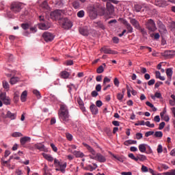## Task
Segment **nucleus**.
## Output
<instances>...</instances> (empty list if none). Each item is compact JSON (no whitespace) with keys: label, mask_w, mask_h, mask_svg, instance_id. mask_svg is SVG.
<instances>
[{"label":"nucleus","mask_w":175,"mask_h":175,"mask_svg":"<svg viewBox=\"0 0 175 175\" xmlns=\"http://www.w3.org/2000/svg\"><path fill=\"white\" fill-rule=\"evenodd\" d=\"M44 9L45 10H48L46 12V18L47 20H54L55 21H59V23L64 18V16L62 15V10H56L52 12L51 8L50 6H49V3H47V1H44Z\"/></svg>","instance_id":"f257e3e1"},{"label":"nucleus","mask_w":175,"mask_h":175,"mask_svg":"<svg viewBox=\"0 0 175 175\" xmlns=\"http://www.w3.org/2000/svg\"><path fill=\"white\" fill-rule=\"evenodd\" d=\"M83 146H84V147H85V148H87V150H88V152H90L92 155H93V156H90V158L91 159H94L95 161H98L100 163H103L106 161V157H105V156H103L100 153H96V151H95L94 149L92 148V147H91L90 145L85 143H83Z\"/></svg>","instance_id":"f03ea898"},{"label":"nucleus","mask_w":175,"mask_h":175,"mask_svg":"<svg viewBox=\"0 0 175 175\" xmlns=\"http://www.w3.org/2000/svg\"><path fill=\"white\" fill-rule=\"evenodd\" d=\"M59 118L61 121H63L64 124L69 122V110L68 107L65 105H60V109L58 113Z\"/></svg>","instance_id":"7ed1b4c3"},{"label":"nucleus","mask_w":175,"mask_h":175,"mask_svg":"<svg viewBox=\"0 0 175 175\" xmlns=\"http://www.w3.org/2000/svg\"><path fill=\"white\" fill-rule=\"evenodd\" d=\"M145 27L146 29L149 31V32H155V31L157 29L155 21H154L152 19H148L145 23Z\"/></svg>","instance_id":"20e7f679"},{"label":"nucleus","mask_w":175,"mask_h":175,"mask_svg":"<svg viewBox=\"0 0 175 175\" xmlns=\"http://www.w3.org/2000/svg\"><path fill=\"white\" fill-rule=\"evenodd\" d=\"M59 24L64 29H70V27L73 26L72 22L68 19V18H63L59 22Z\"/></svg>","instance_id":"39448f33"},{"label":"nucleus","mask_w":175,"mask_h":175,"mask_svg":"<svg viewBox=\"0 0 175 175\" xmlns=\"http://www.w3.org/2000/svg\"><path fill=\"white\" fill-rule=\"evenodd\" d=\"M21 9H23V4H21V3L13 2L11 4L10 10L12 12H14V13H20Z\"/></svg>","instance_id":"423d86ee"},{"label":"nucleus","mask_w":175,"mask_h":175,"mask_svg":"<svg viewBox=\"0 0 175 175\" xmlns=\"http://www.w3.org/2000/svg\"><path fill=\"white\" fill-rule=\"evenodd\" d=\"M54 165L55 167H59V170L60 172H62V173H65V169H66V162H64L63 163L62 162L59 161L58 159H55Z\"/></svg>","instance_id":"0eeeda50"},{"label":"nucleus","mask_w":175,"mask_h":175,"mask_svg":"<svg viewBox=\"0 0 175 175\" xmlns=\"http://www.w3.org/2000/svg\"><path fill=\"white\" fill-rule=\"evenodd\" d=\"M114 14V5L111 3H107V11L105 9L104 16H111Z\"/></svg>","instance_id":"6e6552de"},{"label":"nucleus","mask_w":175,"mask_h":175,"mask_svg":"<svg viewBox=\"0 0 175 175\" xmlns=\"http://www.w3.org/2000/svg\"><path fill=\"white\" fill-rule=\"evenodd\" d=\"M1 117L3 118H10V120H16L17 118V113H12L10 111H8L7 113H2Z\"/></svg>","instance_id":"1a4fd4ad"},{"label":"nucleus","mask_w":175,"mask_h":175,"mask_svg":"<svg viewBox=\"0 0 175 175\" xmlns=\"http://www.w3.org/2000/svg\"><path fill=\"white\" fill-rule=\"evenodd\" d=\"M157 24L159 29V32H161L162 33H166L167 32V29H166V26L164 25L162 21L159 20L157 21Z\"/></svg>","instance_id":"9d476101"},{"label":"nucleus","mask_w":175,"mask_h":175,"mask_svg":"<svg viewBox=\"0 0 175 175\" xmlns=\"http://www.w3.org/2000/svg\"><path fill=\"white\" fill-rule=\"evenodd\" d=\"M44 40L46 42H53V40H54V34L48 32V31H45L44 32Z\"/></svg>","instance_id":"9b49d317"},{"label":"nucleus","mask_w":175,"mask_h":175,"mask_svg":"<svg viewBox=\"0 0 175 175\" xmlns=\"http://www.w3.org/2000/svg\"><path fill=\"white\" fill-rule=\"evenodd\" d=\"M162 57H166V58H173L175 55L174 51H165L163 53H161Z\"/></svg>","instance_id":"f8f14e48"},{"label":"nucleus","mask_w":175,"mask_h":175,"mask_svg":"<svg viewBox=\"0 0 175 175\" xmlns=\"http://www.w3.org/2000/svg\"><path fill=\"white\" fill-rule=\"evenodd\" d=\"M122 23L126 27V29L128 31L127 33H132V32H133V27H132V25H131L126 19H123Z\"/></svg>","instance_id":"ddd939ff"},{"label":"nucleus","mask_w":175,"mask_h":175,"mask_svg":"<svg viewBox=\"0 0 175 175\" xmlns=\"http://www.w3.org/2000/svg\"><path fill=\"white\" fill-rule=\"evenodd\" d=\"M102 53L104 52V54H118V53L116 51H113L109 48L107 47H103L100 50Z\"/></svg>","instance_id":"4468645a"},{"label":"nucleus","mask_w":175,"mask_h":175,"mask_svg":"<svg viewBox=\"0 0 175 175\" xmlns=\"http://www.w3.org/2000/svg\"><path fill=\"white\" fill-rule=\"evenodd\" d=\"M130 18V23L133 25V27H135L136 29H140V24L139 23V21L135 18Z\"/></svg>","instance_id":"2eb2a0df"},{"label":"nucleus","mask_w":175,"mask_h":175,"mask_svg":"<svg viewBox=\"0 0 175 175\" xmlns=\"http://www.w3.org/2000/svg\"><path fill=\"white\" fill-rule=\"evenodd\" d=\"M79 31L81 35H83V36H88V35H90V31H88L87 27H81L79 28Z\"/></svg>","instance_id":"dca6fc26"},{"label":"nucleus","mask_w":175,"mask_h":175,"mask_svg":"<svg viewBox=\"0 0 175 175\" xmlns=\"http://www.w3.org/2000/svg\"><path fill=\"white\" fill-rule=\"evenodd\" d=\"M90 111H92V114H94V116H96L98 114L99 109H98V107L95 105L94 104H92L90 107Z\"/></svg>","instance_id":"f3484780"},{"label":"nucleus","mask_w":175,"mask_h":175,"mask_svg":"<svg viewBox=\"0 0 175 175\" xmlns=\"http://www.w3.org/2000/svg\"><path fill=\"white\" fill-rule=\"evenodd\" d=\"M155 3L159 8H165V6H167V3L163 0L156 1Z\"/></svg>","instance_id":"a211bd4d"},{"label":"nucleus","mask_w":175,"mask_h":175,"mask_svg":"<svg viewBox=\"0 0 175 175\" xmlns=\"http://www.w3.org/2000/svg\"><path fill=\"white\" fill-rule=\"evenodd\" d=\"M20 142H21V146H25V144H27V143H28V142H31V137H23L21 138Z\"/></svg>","instance_id":"6ab92c4d"},{"label":"nucleus","mask_w":175,"mask_h":175,"mask_svg":"<svg viewBox=\"0 0 175 175\" xmlns=\"http://www.w3.org/2000/svg\"><path fill=\"white\" fill-rule=\"evenodd\" d=\"M165 73L168 79H170V81H172V76H173V69L172 68H167L165 70Z\"/></svg>","instance_id":"aec40b11"},{"label":"nucleus","mask_w":175,"mask_h":175,"mask_svg":"<svg viewBox=\"0 0 175 175\" xmlns=\"http://www.w3.org/2000/svg\"><path fill=\"white\" fill-rule=\"evenodd\" d=\"M27 96H28V92L25 90L22 92L21 95V102H26L27 101Z\"/></svg>","instance_id":"412c9836"},{"label":"nucleus","mask_w":175,"mask_h":175,"mask_svg":"<svg viewBox=\"0 0 175 175\" xmlns=\"http://www.w3.org/2000/svg\"><path fill=\"white\" fill-rule=\"evenodd\" d=\"M77 103L79 105V107L82 111H85V107H84V103L81 98H77Z\"/></svg>","instance_id":"4be33fe9"},{"label":"nucleus","mask_w":175,"mask_h":175,"mask_svg":"<svg viewBox=\"0 0 175 175\" xmlns=\"http://www.w3.org/2000/svg\"><path fill=\"white\" fill-rule=\"evenodd\" d=\"M96 24L97 25V28H100V29H103V31H105V29H106V25H105V24H103L102 21H98L96 23Z\"/></svg>","instance_id":"5701e85b"},{"label":"nucleus","mask_w":175,"mask_h":175,"mask_svg":"<svg viewBox=\"0 0 175 175\" xmlns=\"http://www.w3.org/2000/svg\"><path fill=\"white\" fill-rule=\"evenodd\" d=\"M73 154L76 157V158H83L84 157V153L80 151L75 150L73 152Z\"/></svg>","instance_id":"b1692460"},{"label":"nucleus","mask_w":175,"mask_h":175,"mask_svg":"<svg viewBox=\"0 0 175 175\" xmlns=\"http://www.w3.org/2000/svg\"><path fill=\"white\" fill-rule=\"evenodd\" d=\"M60 76H61L62 79H68L69 76H70V74H69L68 72V71H62L60 73Z\"/></svg>","instance_id":"393cba45"},{"label":"nucleus","mask_w":175,"mask_h":175,"mask_svg":"<svg viewBox=\"0 0 175 175\" xmlns=\"http://www.w3.org/2000/svg\"><path fill=\"white\" fill-rule=\"evenodd\" d=\"M20 81V78L17 77H13L11 78L10 79V84H12V85L16 84V83H18V81Z\"/></svg>","instance_id":"a878e982"},{"label":"nucleus","mask_w":175,"mask_h":175,"mask_svg":"<svg viewBox=\"0 0 175 175\" xmlns=\"http://www.w3.org/2000/svg\"><path fill=\"white\" fill-rule=\"evenodd\" d=\"M96 8H97V9H100L101 14L100 16H105V7L100 5V4L98 3L96 5Z\"/></svg>","instance_id":"bb28decb"},{"label":"nucleus","mask_w":175,"mask_h":175,"mask_svg":"<svg viewBox=\"0 0 175 175\" xmlns=\"http://www.w3.org/2000/svg\"><path fill=\"white\" fill-rule=\"evenodd\" d=\"M138 148L141 152H146L147 150V148H146V144H139Z\"/></svg>","instance_id":"cd10ccee"},{"label":"nucleus","mask_w":175,"mask_h":175,"mask_svg":"<svg viewBox=\"0 0 175 175\" xmlns=\"http://www.w3.org/2000/svg\"><path fill=\"white\" fill-rule=\"evenodd\" d=\"M137 161H141L142 162H143L144 161H147V157L143 154H138L137 156Z\"/></svg>","instance_id":"c85d7f7f"},{"label":"nucleus","mask_w":175,"mask_h":175,"mask_svg":"<svg viewBox=\"0 0 175 175\" xmlns=\"http://www.w3.org/2000/svg\"><path fill=\"white\" fill-rule=\"evenodd\" d=\"M155 76L156 79H159V80H161L162 81H165V77L161 76V72L159 71H156L155 72Z\"/></svg>","instance_id":"c756f323"},{"label":"nucleus","mask_w":175,"mask_h":175,"mask_svg":"<svg viewBox=\"0 0 175 175\" xmlns=\"http://www.w3.org/2000/svg\"><path fill=\"white\" fill-rule=\"evenodd\" d=\"M34 147L38 150H40V151H43L44 150V145H43V144H37Z\"/></svg>","instance_id":"7c9ffc66"},{"label":"nucleus","mask_w":175,"mask_h":175,"mask_svg":"<svg viewBox=\"0 0 175 175\" xmlns=\"http://www.w3.org/2000/svg\"><path fill=\"white\" fill-rule=\"evenodd\" d=\"M150 97L154 100L155 98L161 99L162 98V94L160 92H156L154 95H151Z\"/></svg>","instance_id":"2f4dec72"},{"label":"nucleus","mask_w":175,"mask_h":175,"mask_svg":"<svg viewBox=\"0 0 175 175\" xmlns=\"http://www.w3.org/2000/svg\"><path fill=\"white\" fill-rule=\"evenodd\" d=\"M18 99H20V92L18 91H16L14 94V102H18Z\"/></svg>","instance_id":"473e14b6"},{"label":"nucleus","mask_w":175,"mask_h":175,"mask_svg":"<svg viewBox=\"0 0 175 175\" xmlns=\"http://www.w3.org/2000/svg\"><path fill=\"white\" fill-rule=\"evenodd\" d=\"M44 159L49 161V162H53L54 161V157L50 154H44Z\"/></svg>","instance_id":"72a5a7b5"},{"label":"nucleus","mask_w":175,"mask_h":175,"mask_svg":"<svg viewBox=\"0 0 175 175\" xmlns=\"http://www.w3.org/2000/svg\"><path fill=\"white\" fill-rule=\"evenodd\" d=\"M154 137H162V136H163V133H162V131H156L154 135H153Z\"/></svg>","instance_id":"f704fd0d"},{"label":"nucleus","mask_w":175,"mask_h":175,"mask_svg":"<svg viewBox=\"0 0 175 175\" xmlns=\"http://www.w3.org/2000/svg\"><path fill=\"white\" fill-rule=\"evenodd\" d=\"M142 5H140L139 4H136L134 5V10L137 13H139V12H140L142 10Z\"/></svg>","instance_id":"c9c22d12"},{"label":"nucleus","mask_w":175,"mask_h":175,"mask_svg":"<svg viewBox=\"0 0 175 175\" xmlns=\"http://www.w3.org/2000/svg\"><path fill=\"white\" fill-rule=\"evenodd\" d=\"M137 29L140 31L143 36H147V31H146V29L142 28V27L139 26V29Z\"/></svg>","instance_id":"e433bc0d"},{"label":"nucleus","mask_w":175,"mask_h":175,"mask_svg":"<svg viewBox=\"0 0 175 175\" xmlns=\"http://www.w3.org/2000/svg\"><path fill=\"white\" fill-rule=\"evenodd\" d=\"M12 137H21L23 134L20 132H15L12 134Z\"/></svg>","instance_id":"4c0bfd02"},{"label":"nucleus","mask_w":175,"mask_h":175,"mask_svg":"<svg viewBox=\"0 0 175 175\" xmlns=\"http://www.w3.org/2000/svg\"><path fill=\"white\" fill-rule=\"evenodd\" d=\"M96 72L98 74L103 73L105 72V68H103V66H100L97 69Z\"/></svg>","instance_id":"58836bf2"},{"label":"nucleus","mask_w":175,"mask_h":175,"mask_svg":"<svg viewBox=\"0 0 175 175\" xmlns=\"http://www.w3.org/2000/svg\"><path fill=\"white\" fill-rule=\"evenodd\" d=\"M128 157L129 158H131V159H133V161H135V162H137V157H135V154H133V153H129Z\"/></svg>","instance_id":"ea45409f"},{"label":"nucleus","mask_w":175,"mask_h":175,"mask_svg":"<svg viewBox=\"0 0 175 175\" xmlns=\"http://www.w3.org/2000/svg\"><path fill=\"white\" fill-rule=\"evenodd\" d=\"M72 6L74 9H79V8H80V3L79 1H74Z\"/></svg>","instance_id":"a19ab883"},{"label":"nucleus","mask_w":175,"mask_h":175,"mask_svg":"<svg viewBox=\"0 0 175 175\" xmlns=\"http://www.w3.org/2000/svg\"><path fill=\"white\" fill-rule=\"evenodd\" d=\"M21 28H23V29L27 30V29H29V24L28 23H22L21 24Z\"/></svg>","instance_id":"79ce46f5"},{"label":"nucleus","mask_w":175,"mask_h":175,"mask_svg":"<svg viewBox=\"0 0 175 175\" xmlns=\"http://www.w3.org/2000/svg\"><path fill=\"white\" fill-rule=\"evenodd\" d=\"M9 163H10V160L5 161V158L3 157L1 159V165H3V166H5V165H9Z\"/></svg>","instance_id":"37998d69"},{"label":"nucleus","mask_w":175,"mask_h":175,"mask_svg":"<svg viewBox=\"0 0 175 175\" xmlns=\"http://www.w3.org/2000/svg\"><path fill=\"white\" fill-rule=\"evenodd\" d=\"M66 136L67 140H69V142H72L73 140V135H72V134L67 133H66Z\"/></svg>","instance_id":"c03bdc74"},{"label":"nucleus","mask_w":175,"mask_h":175,"mask_svg":"<svg viewBox=\"0 0 175 175\" xmlns=\"http://www.w3.org/2000/svg\"><path fill=\"white\" fill-rule=\"evenodd\" d=\"M3 103H4V105H10V98L9 97H5L3 100Z\"/></svg>","instance_id":"a18cd8bd"},{"label":"nucleus","mask_w":175,"mask_h":175,"mask_svg":"<svg viewBox=\"0 0 175 175\" xmlns=\"http://www.w3.org/2000/svg\"><path fill=\"white\" fill-rule=\"evenodd\" d=\"M3 88H5V90H9V83L6 81H3Z\"/></svg>","instance_id":"49530a36"},{"label":"nucleus","mask_w":175,"mask_h":175,"mask_svg":"<svg viewBox=\"0 0 175 175\" xmlns=\"http://www.w3.org/2000/svg\"><path fill=\"white\" fill-rule=\"evenodd\" d=\"M77 16L79 17V18H82V17L85 14V12H84V10H81L77 12Z\"/></svg>","instance_id":"de8ad7c7"},{"label":"nucleus","mask_w":175,"mask_h":175,"mask_svg":"<svg viewBox=\"0 0 175 175\" xmlns=\"http://www.w3.org/2000/svg\"><path fill=\"white\" fill-rule=\"evenodd\" d=\"M141 170H142V173H147V172H148L149 169L144 165H142Z\"/></svg>","instance_id":"09e8293b"},{"label":"nucleus","mask_w":175,"mask_h":175,"mask_svg":"<svg viewBox=\"0 0 175 175\" xmlns=\"http://www.w3.org/2000/svg\"><path fill=\"white\" fill-rule=\"evenodd\" d=\"M163 175H175V170H171L170 172L163 173Z\"/></svg>","instance_id":"8fccbe9b"},{"label":"nucleus","mask_w":175,"mask_h":175,"mask_svg":"<svg viewBox=\"0 0 175 175\" xmlns=\"http://www.w3.org/2000/svg\"><path fill=\"white\" fill-rule=\"evenodd\" d=\"M135 138L137 140H140V139H143V134L142 133H137L135 134Z\"/></svg>","instance_id":"3c124183"},{"label":"nucleus","mask_w":175,"mask_h":175,"mask_svg":"<svg viewBox=\"0 0 175 175\" xmlns=\"http://www.w3.org/2000/svg\"><path fill=\"white\" fill-rule=\"evenodd\" d=\"M144 125H146V126H148V128H154L155 126V124H150V121L144 122Z\"/></svg>","instance_id":"603ef678"},{"label":"nucleus","mask_w":175,"mask_h":175,"mask_svg":"<svg viewBox=\"0 0 175 175\" xmlns=\"http://www.w3.org/2000/svg\"><path fill=\"white\" fill-rule=\"evenodd\" d=\"M163 151V148L162 147V145L159 144L157 147V152L158 154L162 153Z\"/></svg>","instance_id":"864d4df0"},{"label":"nucleus","mask_w":175,"mask_h":175,"mask_svg":"<svg viewBox=\"0 0 175 175\" xmlns=\"http://www.w3.org/2000/svg\"><path fill=\"white\" fill-rule=\"evenodd\" d=\"M111 80L109 77H105L103 79V85H106V83H110Z\"/></svg>","instance_id":"5fc2aeb1"},{"label":"nucleus","mask_w":175,"mask_h":175,"mask_svg":"<svg viewBox=\"0 0 175 175\" xmlns=\"http://www.w3.org/2000/svg\"><path fill=\"white\" fill-rule=\"evenodd\" d=\"M64 65H66L67 66L73 65V60L68 59L65 63Z\"/></svg>","instance_id":"6e6d98bb"},{"label":"nucleus","mask_w":175,"mask_h":175,"mask_svg":"<svg viewBox=\"0 0 175 175\" xmlns=\"http://www.w3.org/2000/svg\"><path fill=\"white\" fill-rule=\"evenodd\" d=\"M165 125H166V123H165V122H161L159 126V131L165 128Z\"/></svg>","instance_id":"4d7b16f0"},{"label":"nucleus","mask_w":175,"mask_h":175,"mask_svg":"<svg viewBox=\"0 0 175 175\" xmlns=\"http://www.w3.org/2000/svg\"><path fill=\"white\" fill-rule=\"evenodd\" d=\"M117 99L120 101L122 100V99H124V94H122L121 93H118L117 94Z\"/></svg>","instance_id":"13d9d810"},{"label":"nucleus","mask_w":175,"mask_h":175,"mask_svg":"<svg viewBox=\"0 0 175 175\" xmlns=\"http://www.w3.org/2000/svg\"><path fill=\"white\" fill-rule=\"evenodd\" d=\"M103 105V103H102V100H98L96 102V105L97 107H102V105Z\"/></svg>","instance_id":"bf43d9fd"},{"label":"nucleus","mask_w":175,"mask_h":175,"mask_svg":"<svg viewBox=\"0 0 175 175\" xmlns=\"http://www.w3.org/2000/svg\"><path fill=\"white\" fill-rule=\"evenodd\" d=\"M171 31L175 36V23H172L171 25Z\"/></svg>","instance_id":"052dcab7"},{"label":"nucleus","mask_w":175,"mask_h":175,"mask_svg":"<svg viewBox=\"0 0 175 175\" xmlns=\"http://www.w3.org/2000/svg\"><path fill=\"white\" fill-rule=\"evenodd\" d=\"M51 27V23H49V22H45L44 24V29H49V28H50Z\"/></svg>","instance_id":"680f3d73"},{"label":"nucleus","mask_w":175,"mask_h":175,"mask_svg":"<svg viewBox=\"0 0 175 175\" xmlns=\"http://www.w3.org/2000/svg\"><path fill=\"white\" fill-rule=\"evenodd\" d=\"M37 26L39 29H44V23H38Z\"/></svg>","instance_id":"e2e57ef3"},{"label":"nucleus","mask_w":175,"mask_h":175,"mask_svg":"<svg viewBox=\"0 0 175 175\" xmlns=\"http://www.w3.org/2000/svg\"><path fill=\"white\" fill-rule=\"evenodd\" d=\"M33 94H34V95H36L37 98L39 99L40 98V92H39V91L38 90H33Z\"/></svg>","instance_id":"0e129e2a"},{"label":"nucleus","mask_w":175,"mask_h":175,"mask_svg":"<svg viewBox=\"0 0 175 175\" xmlns=\"http://www.w3.org/2000/svg\"><path fill=\"white\" fill-rule=\"evenodd\" d=\"M154 131H147L145 133V137H148V136H152V135H154Z\"/></svg>","instance_id":"69168bd1"},{"label":"nucleus","mask_w":175,"mask_h":175,"mask_svg":"<svg viewBox=\"0 0 175 175\" xmlns=\"http://www.w3.org/2000/svg\"><path fill=\"white\" fill-rule=\"evenodd\" d=\"M135 125V126H139V125H144V120L137 121V122H136Z\"/></svg>","instance_id":"338daca9"},{"label":"nucleus","mask_w":175,"mask_h":175,"mask_svg":"<svg viewBox=\"0 0 175 175\" xmlns=\"http://www.w3.org/2000/svg\"><path fill=\"white\" fill-rule=\"evenodd\" d=\"M155 84V79H150L148 81V85H154Z\"/></svg>","instance_id":"774afa93"}]
</instances>
